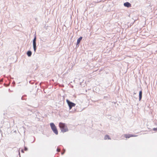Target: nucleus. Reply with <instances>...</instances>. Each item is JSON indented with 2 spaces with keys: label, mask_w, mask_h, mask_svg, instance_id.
I'll return each instance as SVG.
<instances>
[{
  "label": "nucleus",
  "mask_w": 157,
  "mask_h": 157,
  "mask_svg": "<svg viewBox=\"0 0 157 157\" xmlns=\"http://www.w3.org/2000/svg\"><path fill=\"white\" fill-rule=\"evenodd\" d=\"M59 126L61 131L63 133L68 131V129L65 123L60 122L59 124Z\"/></svg>",
  "instance_id": "nucleus-1"
},
{
  "label": "nucleus",
  "mask_w": 157,
  "mask_h": 157,
  "mask_svg": "<svg viewBox=\"0 0 157 157\" xmlns=\"http://www.w3.org/2000/svg\"><path fill=\"white\" fill-rule=\"evenodd\" d=\"M51 128L53 132L56 135H58V132L56 127L53 123H51L50 124Z\"/></svg>",
  "instance_id": "nucleus-2"
},
{
  "label": "nucleus",
  "mask_w": 157,
  "mask_h": 157,
  "mask_svg": "<svg viewBox=\"0 0 157 157\" xmlns=\"http://www.w3.org/2000/svg\"><path fill=\"white\" fill-rule=\"evenodd\" d=\"M36 34H35L34 35V38L33 40V47L34 51L35 52H36V49H37V47L36 46Z\"/></svg>",
  "instance_id": "nucleus-3"
},
{
  "label": "nucleus",
  "mask_w": 157,
  "mask_h": 157,
  "mask_svg": "<svg viewBox=\"0 0 157 157\" xmlns=\"http://www.w3.org/2000/svg\"><path fill=\"white\" fill-rule=\"evenodd\" d=\"M66 102L69 107L70 110L73 107H75L76 105L75 104L71 101L68 99H66Z\"/></svg>",
  "instance_id": "nucleus-4"
},
{
  "label": "nucleus",
  "mask_w": 157,
  "mask_h": 157,
  "mask_svg": "<svg viewBox=\"0 0 157 157\" xmlns=\"http://www.w3.org/2000/svg\"><path fill=\"white\" fill-rule=\"evenodd\" d=\"M82 38L83 37L82 36H80L78 38V39L76 44V48H78L79 47L80 43L81 41L82 40Z\"/></svg>",
  "instance_id": "nucleus-5"
},
{
  "label": "nucleus",
  "mask_w": 157,
  "mask_h": 157,
  "mask_svg": "<svg viewBox=\"0 0 157 157\" xmlns=\"http://www.w3.org/2000/svg\"><path fill=\"white\" fill-rule=\"evenodd\" d=\"M124 6L128 8L131 7L132 6L131 4L128 2H126L124 3Z\"/></svg>",
  "instance_id": "nucleus-6"
},
{
  "label": "nucleus",
  "mask_w": 157,
  "mask_h": 157,
  "mask_svg": "<svg viewBox=\"0 0 157 157\" xmlns=\"http://www.w3.org/2000/svg\"><path fill=\"white\" fill-rule=\"evenodd\" d=\"M142 90H140L139 92V101H140L142 98Z\"/></svg>",
  "instance_id": "nucleus-7"
},
{
  "label": "nucleus",
  "mask_w": 157,
  "mask_h": 157,
  "mask_svg": "<svg viewBox=\"0 0 157 157\" xmlns=\"http://www.w3.org/2000/svg\"><path fill=\"white\" fill-rule=\"evenodd\" d=\"M80 108L78 106H76V109L74 110L73 111V112H78L79 111H81L82 110V109H79L78 108Z\"/></svg>",
  "instance_id": "nucleus-8"
},
{
  "label": "nucleus",
  "mask_w": 157,
  "mask_h": 157,
  "mask_svg": "<svg viewBox=\"0 0 157 157\" xmlns=\"http://www.w3.org/2000/svg\"><path fill=\"white\" fill-rule=\"evenodd\" d=\"M26 54L28 57H30L32 55V52L31 51L29 50L27 52Z\"/></svg>",
  "instance_id": "nucleus-9"
},
{
  "label": "nucleus",
  "mask_w": 157,
  "mask_h": 157,
  "mask_svg": "<svg viewBox=\"0 0 157 157\" xmlns=\"http://www.w3.org/2000/svg\"><path fill=\"white\" fill-rule=\"evenodd\" d=\"M131 134H125L124 135V137L126 138H129L131 137Z\"/></svg>",
  "instance_id": "nucleus-10"
},
{
  "label": "nucleus",
  "mask_w": 157,
  "mask_h": 157,
  "mask_svg": "<svg viewBox=\"0 0 157 157\" xmlns=\"http://www.w3.org/2000/svg\"><path fill=\"white\" fill-rule=\"evenodd\" d=\"M107 139L108 140H111V139L109 135H106L105 136L104 139L106 140Z\"/></svg>",
  "instance_id": "nucleus-11"
},
{
  "label": "nucleus",
  "mask_w": 157,
  "mask_h": 157,
  "mask_svg": "<svg viewBox=\"0 0 157 157\" xmlns=\"http://www.w3.org/2000/svg\"><path fill=\"white\" fill-rule=\"evenodd\" d=\"M27 96V95H23L21 98V99L22 100H26V99L25 98H24L25 97H26Z\"/></svg>",
  "instance_id": "nucleus-12"
},
{
  "label": "nucleus",
  "mask_w": 157,
  "mask_h": 157,
  "mask_svg": "<svg viewBox=\"0 0 157 157\" xmlns=\"http://www.w3.org/2000/svg\"><path fill=\"white\" fill-rule=\"evenodd\" d=\"M151 130L154 131H155L157 132V127L156 128H153Z\"/></svg>",
  "instance_id": "nucleus-13"
},
{
  "label": "nucleus",
  "mask_w": 157,
  "mask_h": 157,
  "mask_svg": "<svg viewBox=\"0 0 157 157\" xmlns=\"http://www.w3.org/2000/svg\"><path fill=\"white\" fill-rule=\"evenodd\" d=\"M95 2L98 3L102 1V0H95Z\"/></svg>",
  "instance_id": "nucleus-14"
},
{
  "label": "nucleus",
  "mask_w": 157,
  "mask_h": 157,
  "mask_svg": "<svg viewBox=\"0 0 157 157\" xmlns=\"http://www.w3.org/2000/svg\"><path fill=\"white\" fill-rule=\"evenodd\" d=\"M24 150H25V151H27L28 150V148L27 147H25Z\"/></svg>",
  "instance_id": "nucleus-15"
},
{
  "label": "nucleus",
  "mask_w": 157,
  "mask_h": 157,
  "mask_svg": "<svg viewBox=\"0 0 157 157\" xmlns=\"http://www.w3.org/2000/svg\"><path fill=\"white\" fill-rule=\"evenodd\" d=\"M131 137H136V136H137V135H134V134H131Z\"/></svg>",
  "instance_id": "nucleus-16"
},
{
  "label": "nucleus",
  "mask_w": 157,
  "mask_h": 157,
  "mask_svg": "<svg viewBox=\"0 0 157 157\" xmlns=\"http://www.w3.org/2000/svg\"><path fill=\"white\" fill-rule=\"evenodd\" d=\"M24 150H23V149H21V152L22 153H24Z\"/></svg>",
  "instance_id": "nucleus-17"
},
{
  "label": "nucleus",
  "mask_w": 157,
  "mask_h": 157,
  "mask_svg": "<svg viewBox=\"0 0 157 157\" xmlns=\"http://www.w3.org/2000/svg\"><path fill=\"white\" fill-rule=\"evenodd\" d=\"M18 154L19 155V157H21L20 153L19 151Z\"/></svg>",
  "instance_id": "nucleus-18"
},
{
  "label": "nucleus",
  "mask_w": 157,
  "mask_h": 157,
  "mask_svg": "<svg viewBox=\"0 0 157 157\" xmlns=\"http://www.w3.org/2000/svg\"><path fill=\"white\" fill-rule=\"evenodd\" d=\"M56 151H57V152H58V148H57V149H56Z\"/></svg>",
  "instance_id": "nucleus-19"
},
{
  "label": "nucleus",
  "mask_w": 157,
  "mask_h": 157,
  "mask_svg": "<svg viewBox=\"0 0 157 157\" xmlns=\"http://www.w3.org/2000/svg\"><path fill=\"white\" fill-rule=\"evenodd\" d=\"M64 154V152L62 153V155H63Z\"/></svg>",
  "instance_id": "nucleus-20"
},
{
  "label": "nucleus",
  "mask_w": 157,
  "mask_h": 157,
  "mask_svg": "<svg viewBox=\"0 0 157 157\" xmlns=\"http://www.w3.org/2000/svg\"><path fill=\"white\" fill-rule=\"evenodd\" d=\"M134 93V94H136V93Z\"/></svg>",
  "instance_id": "nucleus-21"
}]
</instances>
